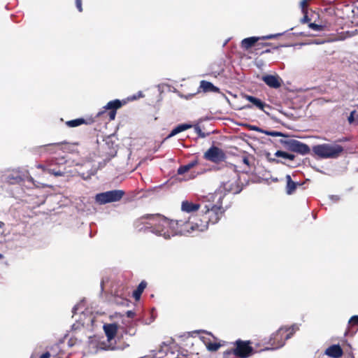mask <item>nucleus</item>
<instances>
[{"instance_id":"nucleus-1","label":"nucleus","mask_w":358,"mask_h":358,"mask_svg":"<svg viewBox=\"0 0 358 358\" xmlns=\"http://www.w3.org/2000/svg\"><path fill=\"white\" fill-rule=\"evenodd\" d=\"M135 225L139 230L149 229L152 233L165 239H169L179 233V220H170L164 215L156 214H146L139 217L135 222Z\"/></svg>"},{"instance_id":"nucleus-2","label":"nucleus","mask_w":358,"mask_h":358,"mask_svg":"<svg viewBox=\"0 0 358 358\" xmlns=\"http://www.w3.org/2000/svg\"><path fill=\"white\" fill-rule=\"evenodd\" d=\"M224 195L221 192H215L210 198L213 201L217 199L215 203H203L201 213L203 216H205L207 219L208 224H215L219 222L222 216L224 213V210L222 207V199Z\"/></svg>"},{"instance_id":"nucleus-3","label":"nucleus","mask_w":358,"mask_h":358,"mask_svg":"<svg viewBox=\"0 0 358 358\" xmlns=\"http://www.w3.org/2000/svg\"><path fill=\"white\" fill-rule=\"evenodd\" d=\"M208 222L205 216H203L201 210L198 214L191 215L186 221L179 220V233L185 234L194 231H203L208 227Z\"/></svg>"},{"instance_id":"nucleus-4","label":"nucleus","mask_w":358,"mask_h":358,"mask_svg":"<svg viewBox=\"0 0 358 358\" xmlns=\"http://www.w3.org/2000/svg\"><path fill=\"white\" fill-rule=\"evenodd\" d=\"M313 155L321 159H336L342 155L344 148L336 142L323 143L312 148Z\"/></svg>"},{"instance_id":"nucleus-5","label":"nucleus","mask_w":358,"mask_h":358,"mask_svg":"<svg viewBox=\"0 0 358 358\" xmlns=\"http://www.w3.org/2000/svg\"><path fill=\"white\" fill-rule=\"evenodd\" d=\"M297 330H299V327L296 324L289 327H280L271 334L268 342L270 347H267L266 349L276 350L280 348L285 345V341L290 338Z\"/></svg>"},{"instance_id":"nucleus-6","label":"nucleus","mask_w":358,"mask_h":358,"mask_svg":"<svg viewBox=\"0 0 358 358\" xmlns=\"http://www.w3.org/2000/svg\"><path fill=\"white\" fill-rule=\"evenodd\" d=\"M234 348L227 350L224 352V357L234 355L238 358H248L253 353V348L250 341L237 340L234 343Z\"/></svg>"},{"instance_id":"nucleus-7","label":"nucleus","mask_w":358,"mask_h":358,"mask_svg":"<svg viewBox=\"0 0 358 358\" xmlns=\"http://www.w3.org/2000/svg\"><path fill=\"white\" fill-rule=\"evenodd\" d=\"M126 103L127 102L124 100L120 101L119 99H115L110 101L108 102L102 110L99 111L96 114V117L103 118L106 123L110 122L115 120L117 110L120 108Z\"/></svg>"},{"instance_id":"nucleus-8","label":"nucleus","mask_w":358,"mask_h":358,"mask_svg":"<svg viewBox=\"0 0 358 358\" xmlns=\"http://www.w3.org/2000/svg\"><path fill=\"white\" fill-rule=\"evenodd\" d=\"M125 192L120 189H114L97 194L95 196L96 201L99 204L119 201L122 199Z\"/></svg>"},{"instance_id":"nucleus-9","label":"nucleus","mask_w":358,"mask_h":358,"mask_svg":"<svg viewBox=\"0 0 358 358\" xmlns=\"http://www.w3.org/2000/svg\"><path fill=\"white\" fill-rule=\"evenodd\" d=\"M280 142L283 148L289 151L297 152L303 155H307L310 152V149L307 144L295 139L280 140Z\"/></svg>"},{"instance_id":"nucleus-10","label":"nucleus","mask_w":358,"mask_h":358,"mask_svg":"<svg viewBox=\"0 0 358 358\" xmlns=\"http://www.w3.org/2000/svg\"><path fill=\"white\" fill-rule=\"evenodd\" d=\"M203 158L211 162L218 164L224 161L226 155L222 149L213 145L204 152Z\"/></svg>"},{"instance_id":"nucleus-11","label":"nucleus","mask_w":358,"mask_h":358,"mask_svg":"<svg viewBox=\"0 0 358 358\" xmlns=\"http://www.w3.org/2000/svg\"><path fill=\"white\" fill-rule=\"evenodd\" d=\"M222 187L225 192L234 194H238L242 190V187L239 184V179L236 174H233L227 180L224 179L222 182Z\"/></svg>"},{"instance_id":"nucleus-12","label":"nucleus","mask_w":358,"mask_h":358,"mask_svg":"<svg viewBox=\"0 0 358 358\" xmlns=\"http://www.w3.org/2000/svg\"><path fill=\"white\" fill-rule=\"evenodd\" d=\"M282 35V34L279 33V34H269V35L259 36V37L252 36V37L245 38L241 41V46L243 50H248L252 48H255V46L257 42H258L260 40L277 38L278 37H279Z\"/></svg>"},{"instance_id":"nucleus-13","label":"nucleus","mask_w":358,"mask_h":358,"mask_svg":"<svg viewBox=\"0 0 358 358\" xmlns=\"http://www.w3.org/2000/svg\"><path fill=\"white\" fill-rule=\"evenodd\" d=\"M262 80L271 88L278 89L281 87L282 80L278 75H264Z\"/></svg>"},{"instance_id":"nucleus-14","label":"nucleus","mask_w":358,"mask_h":358,"mask_svg":"<svg viewBox=\"0 0 358 358\" xmlns=\"http://www.w3.org/2000/svg\"><path fill=\"white\" fill-rule=\"evenodd\" d=\"M203 205V203H195L189 201H184L182 202L181 209L182 211L187 213H194L198 211L199 210H201L202 209Z\"/></svg>"},{"instance_id":"nucleus-15","label":"nucleus","mask_w":358,"mask_h":358,"mask_svg":"<svg viewBox=\"0 0 358 358\" xmlns=\"http://www.w3.org/2000/svg\"><path fill=\"white\" fill-rule=\"evenodd\" d=\"M103 330L107 337V340L110 341L117 335L118 330V325L115 323L106 324L103 325Z\"/></svg>"},{"instance_id":"nucleus-16","label":"nucleus","mask_w":358,"mask_h":358,"mask_svg":"<svg viewBox=\"0 0 358 358\" xmlns=\"http://www.w3.org/2000/svg\"><path fill=\"white\" fill-rule=\"evenodd\" d=\"M324 354L332 358H340L343 351L339 345H332L325 350Z\"/></svg>"},{"instance_id":"nucleus-17","label":"nucleus","mask_w":358,"mask_h":358,"mask_svg":"<svg viewBox=\"0 0 358 358\" xmlns=\"http://www.w3.org/2000/svg\"><path fill=\"white\" fill-rule=\"evenodd\" d=\"M243 98L252 103L257 108L265 111V108H270V106L263 102L261 99L248 94H244Z\"/></svg>"},{"instance_id":"nucleus-18","label":"nucleus","mask_w":358,"mask_h":358,"mask_svg":"<svg viewBox=\"0 0 358 358\" xmlns=\"http://www.w3.org/2000/svg\"><path fill=\"white\" fill-rule=\"evenodd\" d=\"M200 90L205 93L220 92V89L217 87L215 86L212 83L206 80H201L200 82V86L198 92H200Z\"/></svg>"},{"instance_id":"nucleus-19","label":"nucleus","mask_w":358,"mask_h":358,"mask_svg":"<svg viewBox=\"0 0 358 358\" xmlns=\"http://www.w3.org/2000/svg\"><path fill=\"white\" fill-rule=\"evenodd\" d=\"M47 352L50 355V358H63L64 355V350L58 343L53 345Z\"/></svg>"},{"instance_id":"nucleus-20","label":"nucleus","mask_w":358,"mask_h":358,"mask_svg":"<svg viewBox=\"0 0 358 358\" xmlns=\"http://www.w3.org/2000/svg\"><path fill=\"white\" fill-rule=\"evenodd\" d=\"M285 178L287 182L286 193L289 195L292 194L296 189V187L301 185V184L294 182L289 175H287Z\"/></svg>"},{"instance_id":"nucleus-21","label":"nucleus","mask_w":358,"mask_h":358,"mask_svg":"<svg viewBox=\"0 0 358 358\" xmlns=\"http://www.w3.org/2000/svg\"><path fill=\"white\" fill-rule=\"evenodd\" d=\"M147 287V282L145 280H142L137 288L133 292V297L136 301H138L141 298L142 293Z\"/></svg>"},{"instance_id":"nucleus-22","label":"nucleus","mask_w":358,"mask_h":358,"mask_svg":"<svg viewBox=\"0 0 358 358\" xmlns=\"http://www.w3.org/2000/svg\"><path fill=\"white\" fill-rule=\"evenodd\" d=\"M192 127V125L189 124H178L176 127H175L171 133L169 134L167 138H171L174 136L175 135L184 131L188 129H190Z\"/></svg>"},{"instance_id":"nucleus-23","label":"nucleus","mask_w":358,"mask_h":358,"mask_svg":"<svg viewBox=\"0 0 358 358\" xmlns=\"http://www.w3.org/2000/svg\"><path fill=\"white\" fill-rule=\"evenodd\" d=\"M87 121L84 118H78L66 122V125L69 127H76L83 124H87Z\"/></svg>"},{"instance_id":"nucleus-24","label":"nucleus","mask_w":358,"mask_h":358,"mask_svg":"<svg viewBox=\"0 0 358 358\" xmlns=\"http://www.w3.org/2000/svg\"><path fill=\"white\" fill-rule=\"evenodd\" d=\"M264 45L263 43H259V41L257 42L254 49L256 54L262 55L263 53H267L271 52V50L269 48H265Z\"/></svg>"},{"instance_id":"nucleus-25","label":"nucleus","mask_w":358,"mask_h":358,"mask_svg":"<svg viewBox=\"0 0 358 358\" xmlns=\"http://www.w3.org/2000/svg\"><path fill=\"white\" fill-rule=\"evenodd\" d=\"M47 173L55 176H62L64 174V171L61 170L59 168L52 167L51 165H49V167L47 169Z\"/></svg>"},{"instance_id":"nucleus-26","label":"nucleus","mask_w":358,"mask_h":358,"mask_svg":"<svg viewBox=\"0 0 358 358\" xmlns=\"http://www.w3.org/2000/svg\"><path fill=\"white\" fill-rule=\"evenodd\" d=\"M348 122L351 124H358V110H354L350 113V116L348 118Z\"/></svg>"},{"instance_id":"nucleus-27","label":"nucleus","mask_w":358,"mask_h":358,"mask_svg":"<svg viewBox=\"0 0 358 358\" xmlns=\"http://www.w3.org/2000/svg\"><path fill=\"white\" fill-rule=\"evenodd\" d=\"M275 155L278 157H282L284 159H287L291 161L294 160L295 158V156L294 155L289 154L288 152H284L282 150H278L275 153Z\"/></svg>"},{"instance_id":"nucleus-28","label":"nucleus","mask_w":358,"mask_h":358,"mask_svg":"<svg viewBox=\"0 0 358 358\" xmlns=\"http://www.w3.org/2000/svg\"><path fill=\"white\" fill-rule=\"evenodd\" d=\"M308 27L315 30V31H323L326 29L327 26L325 24H317L315 23L310 22L308 24Z\"/></svg>"},{"instance_id":"nucleus-29","label":"nucleus","mask_w":358,"mask_h":358,"mask_svg":"<svg viewBox=\"0 0 358 358\" xmlns=\"http://www.w3.org/2000/svg\"><path fill=\"white\" fill-rule=\"evenodd\" d=\"M207 348L210 351H217L221 346V345L218 343H208L207 345Z\"/></svg>"},{"instance_id":"nucleus-30","label":"nucleus","mask_w":358,"mask_h":358,"mask_svg":"<svg viewBox=\"0 0 358 358\" xmlns=\"http://www.w3.org/2000/svg\"><path fill=\"white\" fill-rule=\"evenodd\" d=\"M264 134L271 136H286L284 134L277 131H264Z\"/></svg>"},{"instance_id":"nucleus-31","label":"nucleus","mask_w":358,"mask_h":358,"mask_svg":"<svg viewBox=\"0 0 358 358\" xmlns=\"http://www.w3.org/2000/svg\"><path fill=\"white\" fill-rule=\"evenodd\" d=\"M349 326L352 327L353 326L358 325V315H354L350 317L348 322Z\"/></svg>"},{"instance_id":"nucleus-32","label":"nucleus","mask_w":358,"mask_h":358,"mask_svg":"<svg viewBox=\"0 0 358 358\" xmlns=\"http://www.w3.org/2000/svg\"><path fill=\"white\" fill-rule=\"evenodd\" d=\"M189 166H187V165H183V166H180L178 169V175H182V174H184L185 173L187 172L188 171H189Z\"/></svg>"},{"instance_id":"nucleus-33","label":"nucleus","mask_w":358,"mask_h":358,"mask_svg":"<svg viewBox=\"0 0 358 358\" xmlns=\"http://www.w3.org/2000/svg\"><path fill=\"white\" fill-rule=\"evenodd\" d=\"M308 0H302L301 2V12H308Z\"/></svg>"},{"instance_id":"nucleus-34","label":"nucleus","mask_w":358,"mask_h":358,"mask_svg":"<svg viewBox=\"0 0 358 358\" xmlns=\"http://www.w3.org/2000/svg\"><path fill=\"white\" fill-rule=\"evenodd\" d=\"M303 17L301 19V22L305 24L310 22V18L308 16V12L303 13Z\"/></svg>"},{"instance_id":"nucleus-35","label":"nucleus","mask_w":358,"mask_h":358,"mask_svg":"<svg viewBox=\"0 0 358 358\" xmlns=\"http://www.w3.org/2000/svg\"><path fill=\"white\" fill-rule=\"evenodd\" d=\"M76 6L79 12L83 11L82 0H76Z\"/></svg>"},{"instance_id":"nucleus-36","label":"nucleus","mask_w":358,"mask_h":358,"mask_svg":"<svg viewBox=\"0 0 358 358\" xmlns=\"http://www.w3.org/2000/svg\"><path fill=\"white\" fill-rule=\"evenodd\" d=\"M199 164V162L197 159L196 160H194V161H192L190 162L189 163H188L187 165V166H189V169L190 170L191 169H192L193 167H194L195 166H196L197 164Z\"/></svg>"},{"instance_id":"nucleus-37","label":"nucleus","mask_w":358,"mask_h":358,"mask_svg":"<svg viewBox=\"0 0 358 358\" xmlns=\"http://www.w3.org/2000/svg\"><path fill=\"white\" fill-rule=\"evenodd\" d=\"M199 164V162L197 159L196 160H194V161H192L190 162L189 163H188L187 165V166H189V169L190 170L191 169H192L193 167H194L195 166H196L197 164Z\"/></svg>"},{"instance_id":"nucleus-38","label":"nucleus","mask_w":358,"mask_h":358,"mask_svg":"<svg viewBox=\"0 0 358 358\" xmlns=\"http://www.w3.org/2000/svg\"><path fill=\"white\" fill-rule=\"evenodd\" d=\"M30 358H36V357L34 355H32ZM39 358H50V355L49 352H45V353L42 354Z\"/></svg>"},{"instance_id":"nucleus-39","label":"nucleus","mask_w":358,"mask_h":358,"mask_svg":"<svg viewBox=\"0 0 358 358\" xmlns=\"http://www.w3.org/2000/svg\"><path fill=\"white\" fill-rule=\"evenodd\" d=\"M195 130L200 137L204 138L206 135L202 132L199 127H196Z\"/></svg>"},{"instance_id":"nucleus-40","label":"nucleus","mask_w":358,"mask_h":358,"mask_svg":"<svg viewBox=\"0 0 358 358\" xmlns=\"http://www.w3.org/2000/svg\"><path fill=\"white\" fill-rule=\"evenodd\" d=\"M37 167L38 169H42L43 171L47 172V169L49 167V166H45V165H43V164H39V165H38Z\"/></svg>"},{"instance_id":"nucleus-41","label":"nucleus","mask_w":358,"mask_h":358,"mask_svg":"<svg viewBox=\"0 0 358 358\" xmlns=\"http://www.w3.org/2000/svg\"><path fill=\"white\" fill-rule=\"evenodd\" d=\"M134 315H135V313L132 310H128L127 312V316L128 317L132 318V317H134Z\"/></svg>"},{"instance_id":"nucleus-42","label":"nucleus","mask_w":358,"mask_h":358,"mask_svg":"<svg viewBox=\"0 0 358 358\" xmlns=\"http://www.w3.org/2000/svg\"><path fill=\"white\" fill-rule=\"evenodd\" d=\"M252 129L254 130V131H261L262 133H264V130H262V129H260L259 128H258L257 127H255V126L252 127Z\"/></svg>"},{"instance_id":"nucleus-43","label":"nucleus","mask_w":358,"mask_h":358,"mask_svg":"<svg viewBox=\"0 0 358 358\" xmlns=\"http://www.w3.org/2000/svg\"><path fill=\"white\" fill-rule=\"evenodd\" d=\"M115 294H116L117 296H120L122 299H124V295H125L124 292H121L120 294L118 293V292H117L115 293Z\"/></svg>"},{"instance_id":"nucleus-44","label":"nucleus","mask_w":358,"mask_h":358,"mask_svg":"<svg viewBox=\"0 0 358 358\" xmlns=\"http://www.w3.org/2000/svg\"><path fill=\"white\" fill-rule=\"evenodd\" d=\"M264 45L266 44V45H264V47H265V48H268V47L270 46H272V44L271 43H263Z\"/></svg>"},{"instance_id":"nucleus-45","label":"nucleus","mask_w":358,"mask_h":358,"mask_svg":"<svg viewBox=\"0 0 358 358\" xmlns=\"http://www.w3.org/2000/svg\"><path fill=\"white\" fill-rule=\"evenodd\" d=\"M243 162H244V164H249V159H248L247 157H245V158L243 159Z\"/></svg>"},{"instance_id":"nucleus-46","label":"nucleus","mask_w":358,"mask_h":358,"mask_svg":"<svg viewBox=\"0 0 358 358\" xmlns=\"http://www.w3.org/2000/svg\"><path fill=\"white\" fill-rule=\"evenodd\" d=\"M252 106L250 104L245 105L243 107V108H251Z\"/></svg>"},{"instance_id":"nucleus-47","label":"nucleus","mask_w":358,"mask_h":358,"mask_svg":"<svg viewBox=\"0 0 358 358\" xmlns=\"http://www.w3.org/2000/svg\"><path fill=\"white\" fill-rule=\"evenodd\" d=\"M270 162H276V163H278L279 161L278 160H276L275 159H269Z\"/></svg>"},{"instance_id":"nucleus-48","label":"nucleus","mask_w":358,"mask_h":358,"mask_svg":"<svg viewBox=\"0 0 358 358\" xmlns=\"http://www.w3.org/2000/svg\"><path fill=\"white\" fill-rule=\"evenodd\" d=\"M4 226V223L0 221V228H2Z\"/></svg>"},{"instance_id":"nucleus-49","label":"nucleus","mask_w":358,"mask_h":358,"mask_svg":"<svg viewBox=\"0 0 358 358\" xmlns=\"http://www.w3.org/2000/svg\"><path fill=\"white\" fill-rule=\"evenodd\" d=\"M2 258H3V255H1V254L0 253V259H2Z\"/></svg>"},{"instance_id":"nucleus-50","label":"nucleus","mask_w":358,"mask_h":358,"mask_svg":"<svg viewBox=\"0 0 358 358\" xmlns=\"http://www.w3.org/2000/svg\"><path fill=\"white\" fill-rule=\"evenodd\" d=\"M278 45H276V46L273 47V48L275 49V48H278Z\"/></svg>"},{"instance_id":"nucleus-51","label":"nucleus","mask_w":358,"mask_h":358,"mask_svg":"<svg viewBox=\"0 0 358 358\" xmlns=\"http://www.w3.org/2000/svg\"><path fill=\"white\" fill-rule=\"evenodd\" d=\"M357 171H358V169H357Z\"/></svg>"}]
</instances>
